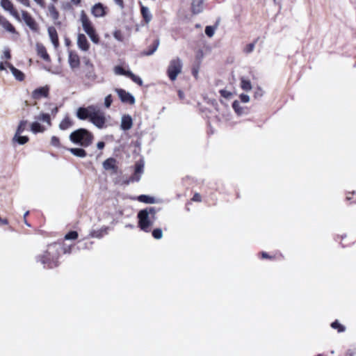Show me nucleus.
I'll use <instances>...</instances> for the list:
<instances>
[{
  "mask_svg": "<svg viewBox=\"0 0 356 356\" xmlns=\"http://www.w3.org/2000/svg\"><path fill=\"white\" fill-rule=\"evenodd\" d=\"M58 112V108L57 106H55L54 108L51 109V114L56 115Z\"/></svg>",
  "mask_w": 356,
  "mask_h": 356,
  "instance_id": "052dcab7",
  "label": "nucleus"
},
{
  "mask_svg": "<svg viewBox=\"0 0 356 356\" xmlns=\"http://www.w3.org/2000/svg\"><path fill=\"white\" fill-rule=\"evenodd\" d=\"M152 236L156 238V229H153L152 232Z\"/></svg>",
  "mask_w": 356,
  "mask_h": 356,
  "instance_id": "e2e57ef3",
  "label": "nucleus"
},
{
  "mask_svg": "<svg viewBox=\"0 0 356 356\" xmlns=\"http://www.w3.org/2000/svg\"><path fill=\"white\" fill-rule=\"evenodd\" d=\"M97 147L99 149H102L105 147V143L103 141H99L97 144Z\"/></svg>",
  "mask_w": 356,
  "mask_h": 356,
  "instance_id": "864d4df0",
  "label": "nucleus"
},
{
  "mask_svg": "<svg viewBox=\"0 0 356 356\" xmlns=\"http://www.w3.org/2000/svg\"><path fill=\"white\" fill-rule=\"evenodd\" d=\"M31 130L34 134L43 133L46 128L38 122H34L31 124Z\"/></svg>",
  "mask_w": 356,
  "mask_h": 356,
  "instance_id": "bb28decb",
  "label": "nucleus"
},
{
  "mask_svg": "<svg viewBox=\"0 0 356 356\" xmlns=\"http://www.w3.org/2000/svg\"><path fill=\"white\" fill-rule=\"evenodd\" d=\"M90 122H91L99 129L105 127L106 119L104 113L100 109L95 108L93 112L92 113Z\"/></svg>",
  "mask_w": 356,
  "mask_h": 356,
  "instance_id": "423d86ee",
  "label": "nucleus"
},
{
  "mask_svg": "<svg viewBox=\"0 0 356 356\" xmlns=\"http://www.w3.org/2000/svg\"><path fill=\"white\" fill-rule=\"evenodd\" d=\"M36 51L37 54L41 58L47 62H49L51 60L50 56L47 51L46 47L42 43L36 44Z\"/></svg>",
  "mask_w": 356,
  "mask_h": 356,
  "instance_id": "6ab92c4d",
  "label": "nucleus"
},
{
  "mask_svg": "<svg viewBox=\"0 0 356 356\" xmlns=\"http://www.w3.org/2000/svg\"><path fill=\"white\" fill-rule=\"evenodd\" d=\"M51 145L56 147H60V143L59 138L55 136H52L51 138Z\"/></svg>",
  "mask_w": 356,
  "mask_h": 356,
  "instance_id": "58836bf2",
  "label": "nucleus"
},
{
  "mask_svg": "<svg viewBox=\"0 0 356 356\" xmlns=\"http://www.w3.org/2000/svg\"><path fill=\"white\" fill-rule=\"evenodd\" d=\"M68 63L72 71L85 86H90L97 79L95 67L92 60L86 56L82 59L81 65L79 55L75 51H69Z\"/></svg>",
  "mask_w": 356,
  "mask_h": 356,
  "instance_id": "f257e3e1",
  "label": "nucleus"
},
{
  "mask_svg": "<svg viewBox=\"0 0 356 356\" xmlns=\"http://www.w3.org/2000/svg\"><path fill=\"white\" fill-rule=\"evenodd\" d=\"M91 236H92V237H100V236H101V234H100V233H98V232H95V231H94V232H92L91 233Z\"/></svg>",
  "mask_w": 356,
  "mask_h": 356,
  "instance_id": "4d7b16f0",
  "label": "nucleus"
},
{
  "mask_svg": "<svg viewBox=\"0 0 356 356\" xmlns=\"http://www.w3.org/2000/svg\"><path fill=\"white\" fill-rule=\"evenodd\" d=\"M154 214L155 209L154 207H147L140 210L137 215L138 227L145 232H149L153 225Z\"/></svg>",
  "mask_w": 356,
  "mask_h": 356,
  "instance_id": "20e7f679",
  "label": "nucleus"
},
{
  "mask_svg": "<svg viewBox=\"0 0 356 356\" xmlns=\"http://www.w3.org/2000/svg\"><path fill=\"white\" fill-rule=\"evenodd\" d=\"M254 44H253V43L248 44L245 48V51L246 53H250L254 50Z\"/></svg>",
  "mask_w": 356,
  "mask_h": 356,
  "instance_id": "c03bdc74",
  "label": "nucleus"
},
{
  "mask_svg": "<svg viewBox=\"0 0 356 356\" xmlns=\"http://www.w3.org/2000/svg\"><path fill=\"white\" fill-rule=\"evenodd\" d=\"M144 163L143 161L140 160L136 162L134 165V172L131 176L123 182L124 184H129V183L137 182L140 179L141 175L143 173Z\"/></svg>",
  "mask_w": 356,
  "mask_h": 356,
  "instance_id": "6e6552de",
  "label": "nucleus"
},
{
  "mask_svg": "<svg viewBox=\"0 0 356 356\" xmlns=\"http://www.w3.org/2000/svg\"><path fill=\"white\" fill-rule=\"evenodd\" d=\"M86 33L89 36L92 42L95 44H99L100 38L95 28L86 31Z\"/></svg>",
  "mask_w": 356,
  "mask_h": 356,
  "instance_id": "a878e982",
  "label": "nucleus"
},
{
  "mask_svg": "<svg viewBox=\"0 0 356 356\" xmlns=\"http://www.w3.org/2000/svg\"><path fill=\"white\" fill-rule=\"evenodd\" d=\"M4 56L6 59H10L11 58L10 50L8 49L4 51Z\"/></svg>",
  "mask_w": 356,
  "mask_h": 356,
  "instance_id": "5fc2aeb1",
  "label": "nucleus"
},
{
  "mask_svg": "<svg viewBox=\"0 0 356 356\" xmlns=\"http://www.w3.org/2000/svg\"><path fill=\"white\" fill-rule=\"evenodd\" d=\"M49 95V87L48 86L39 87L35 89L31 94V97L35 100L48 97Z\"/></svg>",
  "mask_w": 356,
  "mask_h": 356,
  "instance_id": "9b49d317",
  "label": "nucleus"
},
{
  "mask_svg": "<svg viewBox=\"0 0 356 356\" xmlns=\"http://www.w3.org/2000/svg\"><path fill=\"white\" fill-rule=\"evenodd\" d=\"M95 106H90L87 108L80 107L77 109L76 116L79 120H85L88 119L90 120L92 113L95 109Z\"/></svg>",
  "mask_w": 356,
  "mask_h": 356,
  "instance_id": "f8f14e48",
  "label": "nucleus"
},
{
  "mask_svg": "<svg viewBox=\"0 0 356 356\" xmlns=\"http://www.w3.org/2000/svg\"><path fill=\"white\" fill-rule=\"evenodd\" d=\"M47 10H48L47 15L50 16V17L52 19V20L56 24V22L58 20L59 17H60L58 10H57L56 6L53 3H50L48 6Z\"/></svg>",
  "mask_w": 356,
  "mask_h": 356,
  "instance_id": "393cba45",
  "label": "nucleus"
},
{
  "mask_svg": "<svg viewBox=\"0 0 356 356\" xmlns=\"http://www.w3.org/2000/svg\"><path fill=\"white\" fill-rule=\"evenodd\" d=\"M70 140L74 144L79 145L83 147H88L92 143L94 136L88 130L80 128L70 134Z\"/></svg>",
  "mask_w": 356,
  "mask_h": 356,
  "instance_id": "7ed1b4c3",
  "label": "nucleus"
},
{
  "mask_svg": "<svg viewBox=\"0 0 356 356\" xmlns=\"http://www.w3.org/2000/svg\"><path fill=\"white\" fill-rule=\"evenodd\" d=\"M136 200L140 202L147 203V204H153L155 200L154 197H149L145 195H141L136 197Z\"/></svg>",
  "mask_w": 356,
  "mask_h": 356,
  "instance_id": "7c9ffc66",
  "label": "nucleus"
},
{
  "mask_svg": "<svg viewBox=\"0 0 356 356\" xmlns=\"http://www.w3.org/2000/svg\"><path fill=\"white\" fill-rule=\"evenodd\" d=\"M113 102V97L111 95H108L105 97L104 105L106 108H109Z\"/></svg>",
  "mask_w": 356,
  "mask_h": 356,
  "instance_id": "a19ab883",
  "label": "nucleus"
},
{
  "mask_svg": "<svg viewBox=\"0 0 356 356\" xmlns=\"http://www.w3.org/2000/svg\"><path fill=\"white\" fill-rule=\"evenodd\" d=\"M204 0H192L191 10L195 15L202 13L204 10Z\"/></svg>",
  "mask_w": 356,
  "mask_h": 356,
  "instance_id": "412c9836",
  "label": "nucleus"
},
{
  "mask_svg": "<svg viewBox=\"0 0 356 356\" xmlns=\"http://www.w3.org/2000/svg\"><path fill=\"white\" fill-rule=\"evenodd\" d=\"M13 140H16L19 145H24L29 140V138L28 136L17 135V137L13 138Z\"/></svg>",
  "mask_w": 356,
  "mask_h": 356,
  "instance_id": "c9c22d12",
  "label": "nucleus"
},
{
  "mask_svg": "<svg viewBox=\"0 0 356 356\" xmlns=\"http://www.w3.org/2000/svg\"><path fill=\"white\" fill-rule=\"evenodd\" d=\"M73 245H67L64 241L53 242L47 245L46 250L35 257V261L44 268L53 269L60 265V258L63 254H70Z\"/></svg>",
  "mask_w": 356,
  "mask_h": 356,
  "instance_id": "f03ea898",
  "label": "nucleus"
},
{
  "mask_svg": "<svg viewBox=\"0 0 356 356\" xmlns=\"http://www.w3.org/2000/svg\"><path fill=\"white\" fill-rule=\"evenodd\" d=\"M0 25L8 33L19 35L15 26L3 15L0 16Z\"/></svg>",
  "mask_w": 356,
  "mask_h": 356,
  "instance_id": "4468645a",
  "label": "nucleus"
},
{
  "mask_svg": "<svg viewBox=\"0 0 356 356\" xmlns=\"http://www.w3.org/2000/svg\"><path fill=\"white\" fill-rule=\"evenodd\" d=\"M232 107L234 110V111L237 113L238 115H243L244 112V108L242 107L240 105V103L238 101H234L232 104Z\"/></svg>",
  "mask_w": 356,
  "mask_h": 356,
  "instance_id": "2f4dec72",
  "label": "nucleus"
},
{
  "mask_svg": "<svg viewBox=\"0 0 356 356\" xmlns=\"http://www.w3.org/2000/svg\"><path fill=\"white\" fill-rule=\"evenodd\" d=\"M152 52L156 50V44L154 43L152 44Z\"/></svg>",
  "mask_w": 356,
  "mask_h": 356,
  "instance_id": "774afa93",
  "label": "nucleus"
},
{
  "mask_svg": "<svg viewBox=\"0 0 356 356\" xmlns=\"http://www.w3.org/2000/svg\"><path fill=\"white\" fill-rule=\"evenodd\" d=\"M163 232L161 229H157V239L162 238Z\"/></svg>",
  "mask_w": 356,
  "mask_h": 356,
  "instance_id": "6e6d98bb",
  "label": "nucleus"
},
{
  "mask_svg": "<svg viewBox=\"0 0 356 356\" xmlns=\"http://www.w3.org/2000/svg\"><path fill=\"white\" fill-rule=\"evenodd\" d=\"M79 234L76 231H70L65 234L64 240H75L78 238Z\"/></svg>",
  "mask_w": 356,
  "mask_h": 356,
  "instance_id": "f704fd0d",
  "label": "nucleus"
},
{
  "mask_svg": "<svg viewBox=\"0 0 356 356\" xmlns=\"http://www.w3.org/2000/svg\"><path fill=\"white\" fill-rule=\"evenodd\" d=\"M6 65L9 67L15 79L19 81H22L25 79L24 74L19 70L15 67L11 63L6 62Z\"/></svg>",
  "mask_w": 356,
  "mask_h": 356,
  "instance_id": "5701e85b",
  "label": "nucleus"
},
{
  "mask_svg": "<svg viewBox=\"0 0 356 356\" xmlns=\"http://www.w3.org/2000/svg\"><path fill=\"white\" fill-rule=\"evenodd\" d=\"M48 34L50 38V40L54 46L55 48H58L59 47V39L57 31L55 27L54 26H49L47 29Z\"/></svg>",
  "mask_w": 356,
  "mask_h": 356,
  "instance_id": "aec40b11",
  "label": "nucleus"
},
{
  "mask_svg": "<svg viewBox=\"0 0 356 356\" xmlns=\"http://www.w3.org/2000/svg\"><path fill=\"white\" fill-rule=\"evenodd\" d=\"M35 118L38 120L47 122L49 126L51 125L50 115L48 113H41L38 116L35 117Z\"/></svg>",
  "mask_w": 356,
  "mask_h": 356,
  "instance_id": "473e14b6",
  "label": "nucleus"
},
{
  "mask_svg": "<svg viewBox=\"0 0 356 356\" xmlns=\"http://www.w3.org/2000/svg\"><path fill=\"white\" fill-rule=\"evenodd\" d=\"M140 13L144 21L146 23H148L152 19V15L150 14L149 10L147 7L141 5Z\"/></svg>",
  "mask_w": 356,
  "mask_h": 356,
  "instance_id": "c85d7f7f",
  "label": "nucleus"
},
{
  "mask_svg": "<svg viewBox=\"0 0 356 356\" xmlns=\"http://www.w3.org/2000/svg\"><path fill=\"white\" fill-rule=\"evenodd\" d=\"M240 99L241 101L243 103H248L250 102V97L248 95L245 94H241L240 95Z\"/></svg>",
  "mask_w": 356,
  "mask_h": 356,
  "instance_id": "37998d69",
  "label": "nucleus"
},
{
  "mask_svg": "<svg viewBox=\"0 0 356 356\" xmlns=\"http://www.w3.org/2000/svg\"><path fill=\"white\" fill-rule=\"evenodd\" d=\"M113 70L116 74L125 76L138 85L142 86V79L139 76L132 73L130 70H125L122 66L116 65L115 66Z\"/></svg>",
  "mask_w": 356,
  "mask_h": 356,
  "instance_id": "1a4fd4ad",
  "label": "nucleus"
},
{
  "mask_svg": "<svg viewBox=\"0 0 356 356\" xmlns=\"http://www.w3.org/2000/svg\"><path fill=\"white\" fill-rule=\"evenodd\" d=\"M117 94L118 95L120 100L125 104H134L135 102V99L133 95L127 92L125 90L122 88L115 89Z\"/></svg>",
  "mask_w": 356,
  "mask_h": 356,
  "instance_id": "ddd939ff",
  "label": "nucleus"
},
{
  "mask_svg": "<svg viewBox=\"0 0 356 356\" xmlns=\"http://www.w3.org/2000/svg\"><path fill=\"white\" fill-rule=\"evenodd\" d=\"M220 93L223 97L227 98V99L230 98L232 95V93L231 92L226 90H220Z\"/></svg>",
  "mask_w": 356,
  "mask_h": 356,
  "instance_id": "79ce46f5",
  "label": "nucleus"
},
{
  "mask_svg": "<svg viewBox=\"0 0 356 356\" xmlns=\"http://www.w3.org/2000/svg\"><path fill=\"white\" fill-rule=\"evenodd\" d=\"M113 37L118 41L122 42L124 40V35L121 30H115L113 33Z\"/></svg>",
  "mask_w": 356,
  "mask_h": 356,
  "instance_id": "4c0bfd02",
  "label": "nucleus"
},
{
  "mask_svg": "<svg viewBox=\"0 0 356 356\" xmlns=\"http://www.w3.org/2000/svg\"><path fill=\"white\" fill-rule=\"evenodd\" d=\"M1 6L14 17L17 21L21 22V17L18 11L15 8L13 2L10 0H1Z\"/></svg>",
  "mask_w": 356,
  "mask_h": 356,
  "instance_id": "9d476101",
  "label": "nucleus"
},
{
  "mask_svg": "<svg viewBox=\"0 0 356 356\" xmlns=\"http://www.w3.org/2000/svg\"><path fill=\"white\" fill-rule=\"evenodd\" d=\"M192 74L194 76L195 79L198 78V74H199V68L198 67H194L192 70Z\"/></svg>",
  "mask_w": 356,
  "mask_h": 356,
  "instance_id": "8fccbe9b",
  "label": "nucleus"
},
{
  "mask_svg": "<svg viewBox=\"0 0 356 356\" xmlns=\"http://www.w3.org/2000/svg\"><path fill=\"white\" fill-rule=\"evenodd\" d=\"M103 167L106 170H112L113 173L118 172L117 161L114 158H108L103 162Z\"/></svg>",
  "mask_w": 356,
  "mask_h": 356,
  "instance_id": "a211bd4d",
  "label": "nucleus"
},
{
  "mask_svg": "<svg viewBox=\"0 0 356 356\" xmlns=\"http://www.w3.org/2000/svg\"><path fill=\"white\" fill-rule=\"evenodd\" d=\"M356 355V350L355 349H350L346 353V356H355Z\"/></svg>",
  "mask_w": 356,
  "mask_h": 356,
  "instance_id": "3c124183",
  "label": "nucleus"
},
{
  "mask_svg": "<svg viewBox=\"0 0 356 356\" xmlns=\"http://www.w3.org/2000/svg\"><path fill=\"white\" fill-rule=\"evenodd\" d=\"M332 327L334 329H338L339 332H343L345 330V328L343 325H341L338 321H334L331 325Z\"/></svg>",
  "mask_w": 356,
  "mask_h": 356,
  "instance_id": "ea45409f",
  "label": "nucleus"
},
{
  "mask_svg": "<svg viewBox=\"0 0 356 356\" xmlns=\"http://www.w3.org/2000/svg\"><path fill=\"white\" fill-rule=\"evenodd\" d=\"M240 86L245 91H250L252 88L250 81L244 77L241 79Z\"/></svg>",
  "mask_w": 356,
  "mask_h": 356,
  "instance_id": "c756f323",
  "label": "nucleus"
},
{
  "mask_svg": "<svg viewBox=\"0 0 356 356\" xmlns=\"http://www.w3.org/2000/svg\"><path fill=\"white\" fill-rule=\"evenodd\" d=\"M80 20L84 31L95 28L91 20L84 10H82L81 13Z\"/></svg>",
  "mask_w": 356,
  "mask_h": 356,
  "instance_id": "f3484780",
  "label": "nucleus"
},
{
  "mask_svg": "<svg viewBox=\"0 0 356 356\" xmlns=\"http://www.w3.org/2000/svg\"><path fill=\"white\" fill-rule=\"evenodd\" d=\"M193 201L195 202H200L201 201V196L200 194L198 193H195L194 195H193V197L192 199Z\"/></svg>",
  "mask_w": 356,
  "mask_h": 356,
  "instance_id": "603ef678",
  "label": "nucleus"
},
{
  "mask_svg": "<svg viewBox=\"0 0 356 356\" xmlns=\"http://www.w3.org/2000/svg\"><path fill=\"white\" fill-rule=\"evenodd\" d=\"M69 151L74 156L80 158H84L87 156L86 150L83 148H70Z\"/></svg>",
  "mask_w": 356,
  "mask_h": 356,
  "instance_id": "cd10ccee",
  "label": "nucleus"
},
{
  "mask_svg": "<svg viewBox=\"0 0 356 356\" xmlns=\"http://www.w3.org/2000/svg\"><path fill=\"white\" fill-rule=\"evenodd\" d=\"M107 8L102 3H95L91 8V13L95 17H102L106 15Z\"/></svg>",
  "mask_w": 356,
  "mask_h": 356,
  "instance_id": "dca6fc26",
  "label": "nucleus"
},
{
  "mask_svg": "<svg viewBox=\"0 0 356 356\" xmlns=\"http://www.w3.org/2000/svg\"><path fill=\"white\" fill-rule=\"evenodd\" d=\"M264 95V91L261 88H258L254 92V97L256 98L261 97Z\"/></svg>",
  "mask_w": 356,
  "mask_h": 356,
  "instance_id": "a18cd8bd",
  "label": "nucleus"
},
{
  "mask_svg": "<svg viewBox=\"0 0 356 356\" xmlns=\"http://www.w3.org/2000/svg\"><path fill=\"white\" fill-rule=\"evenodd\" d=\"M178 95H179V97L180 99H184V94L183 91L179 90Z\"/></svg>",
  "mask_w": 356,
  "mask_h": 356,
  "instance_id": "680f3d73",
  "label": "nucleus"
},
{
  "mask_svg": "<svg viewBox=\"0 0 356 356\" xmlns=\"http://www.w3.org/2000/svg\"><path fill=\"white\" fill-rule=\"evenodd\" d=\"M182 67L183 63L179 58H175L170 60L167 73L171 81L176 80L177 76L181 72Z\"/></svg>",
  "mask_w": 356,
  "mask_h": 356,
  "instance_id": "39448f33",
  "label": "nucleus"
},
{
  "mask_svg": "<svg viewBox=\"0 0 356 356\" xmlns=\"http://www.w3.org/2000/svg\"><path fill=\"white\" fill-rule=\"evenodd\" d=\"M24 222L28 227H31V225L27 222L26 218L24 219Z\"/></svg>",
  "mask_w": 356,
  "mask_h": 356,
  "instance_id": "69168bd1",
  "label": "nucleus"
},
{
  "mask_svg": "<svg viewBox=\"0 0 356 356\" xmlns=\"http://www.w3.org/2000/svg\"><path fill=\"white\" fill-rule=\"evenodd\" d=\"M262 257H263V258H268V255H267V254H266V253L263 252V253H262Z\"/></svg>",
  "mask_w": 356,
  "mask_h": 356,
  "instance_id": "338daca9",
  "label": "nucleus"
},
{
  "mask_svg": "<svg viewBox=\"0 0 356 356\" xmlns=\"http://www.w3.org/2000/svg\"><path fill=\"white\" fill-rule=\"evenodd\" d=\"M27 121L26 120H21L19 123L18 127L16 131L15 137L17 136V135H20L26 127Z\"/></svg>",
  "mask_w": 356,
  "mask_h": 356,
  "instance_id": "72a5a7b5",
  "label": "nucleus"
},
{
  "mask_svg": "<svg viewBox=\"0 0 356 356\" xmlns=\"http://www.w3.org/2000/svg\"><path fill=\"white\" fill-rule=\"evenodd\" d=\"M133 126V120L129 115H124L122 118L120 128L124 131L129 130Z\"/></svg>",
  "mask_w": 356,
  "mask_h": 356,
  "instance_id": "4be33fe9",
  "label": "nucleus"
},
{
  "mask_svg": "<svg viewBox=\"0 0 356 356\" xmlns=\"http://www.w3.org/2000/svg\"><path fill=\"white\" fill-rule=\"evenodd\" d=\"M74 125V121L71 119L69 115L65 116V118L60 121L59 123V129L60 130L65 131Z\"/></svg>",
  "mask_w": 356,
  "mask_h": 356,
  "instance_id": "b1692460",
  "label": "nucleus"
},
{
  "mask_svg": "<svg viewBox=\"0 0 356 356\" xmlns=\"http://www.w3.org/2000/svg\"><path fill=\"white\" fill-rule=\"evenodd\" d=\"M216 29V27H215V26H207L205 28V33L207 36H209V38H211L213 36Z\"/></svg>",
  "mask_w": 356,
  "mask_h": 356,
  "instance_id": "e433bc0d",
  "label": "nucleus"
},
{
  "mask_svg": "<svg viewBox=\"0 0 356 356\" xmlns=\"http://www.w3.org/2000/svg\"><path fill=\"white\" fill-rule=\"evenodd\" d=\"M22 18L25 24L33 33H39L40 26L33 17L26 10H22Z\"/></svg>",
  "mask_w": 356,
  "mask_h": 356,
  "instance_id": "0eeeda50",
  "label": "nucleus"
},
{
  "mask_svg": "<svg viewBox=\"0 0 356 356\" xmlns=\"http://www.w3.org/2000/svg\"><path fill=\"white\" fill-rule=\"evenodd\" d=\"M40 8H46V2L44 0H33Z\"/></svg>",
  "mask_w": 356,
  "mask_h": 356,
  "instance_id": "49530a36",
  "label": "nucleus"
},
{
  "mask_svg": "<svg viewBox=\"0 0 356 356\" xmlns=\"http://www.w3.org/2000/svg\"><path fill=\"white\" fill-rule=\"evenodd\" d=\"M71 2L74 5V6H79L81 2V0H71Z\"/></svg>",
  "mask_w": 356,
  "mask_h": 356,
  "instance_id": "13d9d810",
  "label": "nucleus"
},
{
  "mask_svg": "<svg viewBox=\"0 0 356 356\" xmlns=\"http://www.w3.org/2000/svg\"><path fill=\"white\" fill-rule=\"evenodd\" d=\"M77 46L83 51H88L90 49V43L83 33H79L77 35Z\"/></svg>",
  "mask_w": 356,
  "mask_h": 356,
  "instance_id": "2eb2a0df",
  "label": "nucleus"
},
{
  "mask_svg": "<svg viewBox=\"0 0 356 356\" xmlns=\"http://www.w3.org/2000/svg\"><path fill=\"white\" fill-rule=\"evenodd\" d=\"M0 223H1V225H8V219H6V218H4V219H1V218Z\"/></svg>",
  "mask_w": 356,
  "mask_h": 356,
  "instance_id": "bf43d9fd",
  "label": "nucleus"
},
{
  "mask_svg": "<svg viewBox=\"0 0 356 356\" xmlns=\"http://www.w3.org/2000/svg\"><path fill=\"white\" fill-rule=\"evenodd\" d=\"M17 2L20 3L23 6L26 7H30L31 6V1L30 0H16Z\"/></svg>",
  "mask_w": 356,
  "mask_h": 356,
  "instance_id": "de8ad7c7",
  "label": "nucleus"
},
{
  "mask_svg": "<svg viewBox=\"0 0 356 356\" xmlns=\"http://www.w3.org/2000/svg\"><path fill=\"white\" fill-rule=\"evenodd\" d=\"M115 1V3L120 8H124V1L123 0H113Z\"/></svg>",
  "mask_w": 356,
  "mask_h": 356,
  "instance_id": "09e8293b",
  "label": "nucleus"
},
{
  "mask_svg": "<svg viewBox=\"0 0 356 356\" xmlns=\"http://www.w3.org/2000/svg\"><path fill=\"white\" fill-rule=\"evenodd\" d=\"M5 70V67L3 66V63L2 62L0 63V70L2 71V70Z\"/></svg>",
  "mask_w": 356,
  "mask_h": 356,
  "instance_id": "0e129e2a",
  "label": "nucleus"
}]
</instances>
